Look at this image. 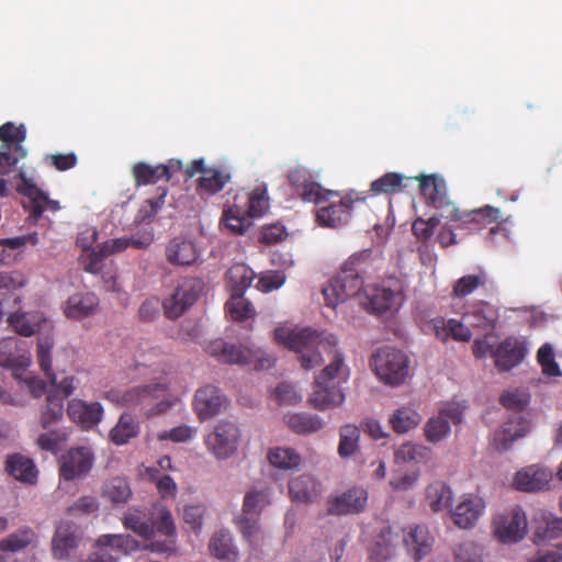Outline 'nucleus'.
Returning a JSON list of instances; mask_svg holds the SVG:
<instances>
[{
	"label": "nucleus",
	"instance_id": "nucleus-49",
	"mask_svg": "<svg viewBox=\"0 0 562 562\" xmlns=\"http://www.w3.org/2000/svg\"><path fill=\"white\" fill-rule=\"evenodd\" d=\"M222 220L232 233L239 235L251 225V217L238 205L224 209Z\"/></svg>",
	"mask_w": 562,
	"mask_h": 562
},
{
	"label": "nucleus",
	"instance_id": "nucleus-38",
	"mask_svg": "<svg viewBox=\"0 0 562 562\" xmlns=\"http://www.w3.org/2000/svg\"><path fill=\"white\" fill-rule=\"evenodd\" d=\"M255 277V272L245 263H234L226 272V284L232 294H244Z\"/></svg>",
	"mask_w": 562,
	"mask_h": 562
},
{
	"label": "nucleus",
	"instance_id": "nucleus-46",
	"mask_svg": "<svg viewBox=\"0 0 562 562\" xmlns=\"http://www.w3.org/2000/svg\"><path fill=\"white\" fill-rule=\"evenodd\" d=\"M288 426L300 435L316 432L324 427L323 420L313 414L296 413L288 417Z\"/></svg>",
	"mask_w": 562,
	"mask_h": 562
},
{
	"label": "nucleus",
	"instance_id": "nucleus-12",
	"mask_svg": "<svg viewBox=\"0 0 562 562\" xmlns=\"http://www.w3.org/2000/svg\"><path fill=\"white\" fill-rule=\"evenodd\" d=\"M494 533L503 543L520 541L527 532V517L524 510L516 506L494 519Z\"/></svg>",
	"mask_w": 562,
	"mask_h": 562
},
{
	"label": "nucleus",
	"instance_id": "nucleus-53",
	"mask_svg": "<svg viewBox=\"0 0 562 562\" xmlns=\"http://www.w3.org/2000/svg\"><path fill=\"white\" fill-rule=\"evenodd\" d=\"M103 496L113 504L126 503L132 496V490L125 479L116 476L104 483Z\"/></svg>",
	"mask_w": 562,
	"mask_h": 562
},
{
	"label": "nucleus",
	"instance_id": "nucleus-52",
	"mask_svg": "<svg viewBox=\"0 0 562 562\" xmlns=\"http://www.w3.org/2000/svg\"><path fill=\"white\" fill-rule=\"evenodd\" d=\"M237 524L244 539L251 548L256 549L263 542L265 533L258 517L239 516Z\"/></svg>",
	"mask_w": 562,
	"mask_h": 562
},
{
	"label": "nucleus",
	"instance_id": "nucleus-13",
	"mask_svg": "<svg viewBox=\"0 0 562 562\" xmlns=\"http://www.w3.org/2000/svg\"><path fill=\"white\" fill-rule=\"evenodd\" d=\"M239 437L240 431L234 423L222 422L205 438V445L217 459H227L237 450Z\"/></svg>",
	"mask_w": 562,
	"mask_h": 562
},
{
	"label": "nucleus",
	"instance_id": "nucleus-22",
	"mask_svg": "<svg viewBox=\"0 0 562 562\" xmlns=\"http://www.w3.org/2000/svg\"><path fill=\"white\" fill-rule=\"evenodd\" d=\"M66 412L69 419L85 430L92 429L103 417V407L99 402L88 403L79 398L70 400Z\"/></svg>",
	"mask_w": 562,
	"mask_h": 562
},
{
	"label": "nucleus",
	"instance_id": "nucleus-27",
	"mask_svg": "<svg viewBox=\"0 0 562 562\" xmlns=\"http://www.w3.org/2000/svg\"><path fill=\"white\" fill-rule=\"evenodd\" d=\"M450 217L462 223L470 231H480L490 224L498 223L501 211L491 205H485L470 212H461L459 209L453 207Z\"/></svg>",
	"mask_w": 562,
	"mask_h": 562
},
{
	"label": "nucleus",
	"instance_id": "nucleus-41",
	"mask_svg": "<svg viewBox=\"0 0 562 562\" xmlns=\"http://www.w3.org/2000/svg\"><path fill=\"white\" fill-rule=\"evenodd\" d=\"M210 551L215 558L228 562H234L238 558V550L227 530H220L212 536Z\"/></svg>",
	"mask_w": 562,
	"mask_h": 562
},
{
	"label": "nucleus",
	"instance_id": "nucleus-57",
	"mask_svg": "<svg viewBox=\"0 0 562 562\" xmlns=\"http://www.w3.org/2000/svg\"><path fill=\"white\" fill-rule=\"evenodd\" d=\"M225 308L232 319L237 322L251 318L255 315L252 304L244 297V294H231L229 300L225 304Z\"/></svg>",
	"mask_w": 562,
	"mask_h": 562
},
{
	"label": "nucleus",
	"instance_id": "nucleus-35",
	"mask_svg": "<svg viewBox=\"0 0 562 562\" xmlns=\"http://www.w3.org/2000/svg\"><path fill=\"white\" fill-rule=\"evenodd\" d=\"M291 499L296 503L308 504L319 498L321 484L310 475H300L289 482Z\"/></svg>",
	"mask_w": 562,
	"mask_h": 562
},
{
	"label": "nucleus",
	"instance_id": "nucleus-14",
	"mask_svg": "<svg viewBox=\"0 0 562 562\" xmlns=\"http://www.w3.org/2000/svg\"><path fill=\"white\" fill-rule=\"evenodd\" d=\"M532 541L549 544L562 551V518L541 512L532 519Z\"/></svg>",
	"mask_w": 562,
	"mask_h": 562
},
{
	"label": "nucleus",
	"instance_id": "nucleus-59",
	"mask_svg": "<svg viewBox=\"0 0 562 562\" xmlns=\"http://www.w3.org/2000/svg\"><path fill=\"white\" fill-rule=\"evenodd\" d=\"M26 138V128L23 124L15 125L12 122H7L0 126V140L1 146L15 148L23 146Z\"/></svg>",
	"mask_w": 562,
	"mask_h": 562
},
{
	"label": "nucleus",
	"instance_id": "nucleus-2",
	"mask_svg": "<svg viewBox=\"0 0 562 562\" xmlns=\"http://www.w3.org/2000/svg\"><path fill=\"white\" fill-rule=\"evenodd\" d=\"M164 358L155 348L147 350L136 366L155 367L153 371L161 375L147 384L112 387L104 392L103 397L114 405L137 409L148 418L166 413L175 402L169 398V382L166 379L169 370Z\"/></svg>",
	"mask_w": 562,
	"mask_h": 562
},
{
	"label": "nucleus",
	"instance_id": "nucleus-31",
	"mask_svg": "<svg viewBox=\"0 0 562 562\" xmlns=\"http://www.w3.org/2000/svg\"><path fill=\"white\" fill-rule=\"evenodd\" d=\"M352 204L353 200L351 198H341L337 203L321 207L316 213V220L322 226L339 227L349 221Z\"/></svg>",
	"mask_w": 562,
	"mask_h": 562
},
{
	"label": "nucleus",
	"instance_id": "nucleus-39",
	"mask_svg": "<svg viewBox=\"0 0 562 562\" xmlns=\"http://www.w3.org/2000/svg\"><path fill=\"white\" fill-rule=\"evenodd\" d=\"M548 483L547 473L537 467H527L518 471L515 475L514 485L517 490L524 492H535L541 490Z\"/></svg>",
	"mask_w": 562,
	"mask_h": 562
},
{
	"label": "nucleus",
	"instance_id": "nucleus-29",
	"mask_svg": "<svg viewBox=\"0 0 562 562\" xmlns=\"http://www.w3.org/2000/svg\"><path fill=\"white\" fill-rule=\"evenodd\" d=\"M427 329L441 341H447L449 338H452L457 341L468 342L472 338L470 328L454 318H432L427 324Z\"/></svg>",
	"mask_w": 562,
	"mask_h": 562
},
{
	"label": "nucleus",
	"instance_id": "nucleus-50",
	"mask_svg": "<svg viewBox=\"0 0 562 562\" xmlns=\"http://www.w3.org/2000/svg\"><path fill=\"white\" fill-rule=\"evenodd\" d=\"M64 416V402L54 393H48L46 405L41 411L40 424L44 429H48L61 420Z\"/></svg>",
	"mask_w": 562,
	"mask_h": 562
},
{
	"label": "nucleus",
	"instance_id": "nucleus-34",
	"mask_svg": "<svg viewBox=\"0 0 562 562\" xmlns=\"http://www.w3.org/2000/svg\"><path fill=\"white\" fill-rule=\"evenodd\" d=\"M529 431V424L522 417L505 423L493 436L492 445L498 451L508 450L512 443Z\"/></svg>",
	"mask_w": 562,
	"mask_h": 562
},
{
	"label": "nucleus",
	"instance_id": "nucleus-1",
	"mask_svg": "<svg viewBox=\"0 0 562 562\" xmlns=\"http://www.w3.org/2000/svg\"><path fill=\"white\" fill-rule=\"evenodd\" d=\"M274 339L296 352L305 370L321 366L324 362L323 352L329 359L330 362L316 375L308 397L315 409L326 411L344 403L345 394L335 382L344 367V357L337 349L338 340L335 335L319 334L311 328L288 330L279 327L274 330Z\"/></svg>",
	"mask_w": 562,
	"mask_h": 562
},
{
	"label": "nucleus",
	"instance_id": "nucleus-17",
	"mask_svg": "<svg viewBox=\"0 0 562 562\" xmlns=\"http://www.w3.org/2000/svg\"><path fill=\"white\" fill-rule=\"evenodd\" d=\"M206 351L224 363L249 364L259 360V351L243 345L227 344L223 339L211 341Z\"/></svg>",
	"mask_w": 562,
	"mask_h": 562
},
{
	"label": "nucleus",
	"instance_id": "nucleus-36",
	"mask_svg": "<svg viewBox=\"0 0 562 562\" xmlns=\"http://www.w3.org/2000/svg\"><path fill=\"white\" fill-rule=\"evenodd\" d=\"M464 318L473 327L494 329L498 318V311L493 304L480 301L471 305L464 314Z\"/></svg>",
	"mask_w": 562,
	"mask_h": 562
},
{
	"label": "nucleus",
	"instance_id": "nucleus-48",
	"mask_svg": "<svg viewBox=\"0 0 562 562\" xmlns=\"http://www.w3.org/2000/svg\"><path fill=\"white\" fill-rule=\"evenodd\" d=\"M270 504V493L268 488L251 490L246 493L243 503V513L240 516L259 517L261 512Z\"/></svg>",
	"mask_w": 562,
	"mask_h": 562
},
{
	"label": "nucleus",
	"instance_id": "nucleus-45",
	"mask_svg": "<svg viewBox=\"0 0 562 562\" xmlns=\"http://www.w3.org/2000/svg\"><path fill=\"white\" fill-rule=\"evenodd\" d=\"M420 420L422 416L419 413L411 406L397 408L389 419L392 429L396 434H405L414 429L418 426Z\"/></svg>",
	"mask_w": 562,
	"mask_h": 562
},
{
	"label": "nucleus",
	"instance_id": "nucleus-30",
	"mask_svg": "<svg viewBox=\"0 0 562 562\" xmlns=\"http://www.w3.org/2000/svg\"><path fill=\"white\" fill-rule=\"evenodd\" d=\"M99 297L92 292H77L68 297L64 306L67 318L81 321L95 314Z\"/></svg>",
	"mask_w": 562,
	"mask_h": 562
},
{
	"label": "nucleus",
	"instance_id": "nucleus-9",
	"mask_svg": "<svg viewBox=\"0 0 562 562\" xmlns=\"http://www.w3.org/2000/svg\"><path fill=\"white\" fill-rule=\"evenodd\" d=\"M465 406L459 403H447L437 416L429 418L424 426L427 441L438 443L450 434V424H460Z\"/></svg>",
	"mask_w": 562,
	"mask_h": 562
},
{
	"label": "nucleus",
	"instance_id": "nucleus-43",
	"mask_svg": "<svg viewBox=\"0 0 562 562\" xmlns=\"http://www.w3.org/2000/svg\"><path fill=\"white\" fill-rule=\"evenodd\" d=\"M139 432V425L128 413H123L116 425L110 431V439L113 443L122 446L127 443Z\"/></svg>",
	"mask_w": 562,
	"mask_h": 562
},
{
	"label": "nucleus",
	"instance_id": "nucleus-58",
	"mask_svg": "<svg viewBox=\"0 0 562 562\" xmlns=\"http://www.w3.org/2000/svg\"><path fill=\"white\" fill-rule=\"evenodd\" d=\"M146 475L149 481L154 482L161 498H175L178 492V486L168 474L159 473L156 467L146 469Z\"/></svg>",
	"mask_w": 562,
	"mask_h": 562
},
{
	"label": "nucleus",
	"instance_id": "nucleus-15",
	"mask_svg": "<svg viewBox=\"0 0 562 562\" xmlns=\"http://www.w3.org/2000/svg\"><path fill=\"white\" fill-rule=\"evenodd\" d=\"M363 306L371 313L382 314L396 310L403 301L401 288L391 289L380 285H368L363 289Z\"/></svg>",
	"mask_w": 562,
	"mask_h": 562
},
{
	"label": "nucleus",
	"instance_id": "nucleus-33",
	"mask_svg": "<svg viewBox=\"0 0 562 562\" xmlns=\"http://www.w3.org/2000/svg\"><path fill=\"white\" fill-rule=\"evenodd\" d=\"M198 257V249L191 240L176 237L166 246V259L172 266H191L196 261Z\"/></svg>",
	"mask_w": 562,
	"mask_h": 562
},
{
	"label": "nucleus",
	"instance_id": "nucleus-25",
	"mask_svg": "<svg viewBox=\"0 0 562 562\" xmlns=\"http://www.w3.org/2000/svg\"><path fill=\"white\" fill-rule=\"evenodd\" d=\"M8 323L16 334L24 337H31L44 329L49 333L53 328L44 314L38 311L11 313L8 316Z\"/></svg>",
	"mask_w": 562,
	"mask_h": 562
},
{
	"label": "nucleus",
	"instance_id": "nucleus-4",
	"mask_svg": "<svg viewBox=\"0 0 562 562\" xmlns=\"http://www.w3.org/2000/svg\"><path fill=\"white\" fill-rule=\"evenodd\" d=\"M370 367L382 383L398 386L408 376L409 360L402 350L386 346L372 355Z\"/></svg>",
	"mask_w": 562,
	"mask_h": 562
},
{
	"label": "nucleus",
	"instance_id": "nucleus-21",
	"mask_svg": "<svg viewBox=\"0 0 562 562\" xmlns=\"http://www.w3.org/2000/svg\"><path fill=\"white\" fill-rule=\"evenodd\" d=\"M485 509L484 499L475 494H465L451 512L456 526L462 529L473 528Z\"/></svg>",
	"mask_w": 562,
	"mask_h": 562
},
{
	"label": "nucleus",
	"instance_id": "nucleus-10",
	"mask_svg": "<svg viewBox=\"0 0 562 562\" xmlns=\"http://www.w3.org/2000/svg\"><path fill=\"white\" fill-rule=\"evenodd\" d=\"M94 453L90 447H72L59 460V475L65 481L86 476L92 469Z\"/></svg>",
	"mask_w": 562,
	"mask_h": 562
},
{
	"label": "nucleus",
	"instance_id": "nucleus-54",
	"mask_svg": "<svg viewBox=\"0 0 562 562\" xmlns=\"http://www.w3.org/2000/svg\"><path fill=\"white\" fill-rule=\"evenodd\" d=\"M123 525L142 538H149L153 535V527L147 521L146 514L136 508H130L124 517Z\"/></svg>",
	"mask_w": 562,
	"mask_h": 562
},
{
	"label": "nucleus",
	"instance_id": "nucleus-60",
	"mask_svg": "<svg viewBox=\"0 0 562 562\" xmlns=\"http://www.w3.org/2000/svg\"><path fill=\"white\" fill-rule=\"evenodd\" d=\"M34 532L30 528L20 529L0 540V551L15 552L26 548L33 540Z\"/></svg>",
	"mask_w": 562,
	"mask_h": 562
},
{
	"label": "nucleus",
	"instance_id": "nucleus-61",
	"mask_svg": "<svg viewBox=\"0 0 562 562\" xmlns=\"http://www.w3.org/2000/svg\"><path fill=\"white\" fill-rule=\"evenodd\" d=\"M360 430L355 425H345L340 428V440L338 446V453L340 457L346 458L355 453L358 448V440Z\"/></svg>",
	"mask_w": 562,
	"mask_h": 562
},
{
	"label": "nucleus",
	"instance_id": "nucleus-16",
	"mask_svg": "<svg viewBox=\"0 0 562 562\" xmlns=\"http://www.w3.org/2000/svg\"><path fill=\"white\" fill-rule=\"evenodd\" d=\"M413 180L419 182L420 193L427 204L441 212H447V216H450L452 209L456 206L448 198L447 186L441 177L437 175H422L413 177Z\"/></svg>",
	"mask_w": 562,
	"mask_h": 562
},
{
	"label": "nucleus",
	"instance_id": "nucleus-6",
	"mask_svg": "<svg viewBox=\"0 0 562 562\" xmlns=\"http://www.w3.org/2000/svg\"><path fill=\"white\" fill-rule=\"evenodd\" d=\"M139 548V542L130 535H102L97 540V550L82 562H117Z\"/></svg>",
	"mask_w": 562,
	"mask_h": 562
},
{
	"label": "nucleus",
	"instance_id": "nucleus-42",
	"mask_svg": "<svg viewBox=\"0 0 562 562\" xmlns=\"http://www.w3.org/2000/svg\"><path fill=\"white\" fill-rule=\"evenodd\" d=\"M396 538L390 527L383 528L369 548L370 559L375 562L389 560L394 554Z\"/></svg>",
	"mask_w": 562,
	"mask_h": 562
},
{
	"label": "nucleus",
	"instance_id": "nucleus-20",
	"mask_svg": "<svg viewBox=\"0 0 562 562\" xmlns=\"http://www.w3.org/2000/svg\"><path fill=\"white\" fill-rule=\"evenodd\" d=\"M495 289V283L488 272L483 268H477L475 272L464 274L457 279L452 285L451 296L453 299L464 300L476 292H491Z\"/></svg>",
	"mask_w": 562,
	"mask_h": 562
},
{
	"label": "nucleus",
	"instance_id": "nucleus-56",
	"mask_svg": "<svg viewBox=\"0 0 562 562\" xmlns=\"http://www.w3.org/2000/svg\"><path fill=\"white\" fill-rule=\"evenodd\" d=\"M268 460L276 468L290 470L300 465L301 456L292 448L277 447L270 449Z\"/></svg>",
	"mask_w": 562,
	"mask_h": 562
},
{
	"label": "nucleus",
	"instance_id": "nucleus-7",
	"mask_svg": "<svg viewBox=\"0 0 562 562\" xmlns=\"http://www.w3.org/2000/svg\"><path fill=\"white\" fill-rule=\"evenodd\" d=\"M18 177L20 181L16 183V191L25 198L23 207L34 222L41 218L44 211L57 212L60 209L59 202L50 200L22 170Z\"/></svg>",
	"mask_w": 562,
	"mask_h": 562
},
{
	"label": "nucleus",
	"instance_id": "nucleus-47",
	"mask_svg": "<svg viewBox=\"0 0 562 562\" xmlns=\"http://www.w3.org/2000/svg\"><path fill=\"white\" fill-rule=\"evenodd\" d=\"M166 168L160 165L151 166L146 162H136L132 168V175L136 187L155 184L160 179H165Z\"/></svg>",
	"mask_w": 562,
	"mask_h": 562
},
{
	"label": "nucleus",
	"instance_id": "nucleus-44",
	"mask_svg": "<svg viewBox=\"0 0 562 562\" xmlns=\"http://www.w3.org/2000/svg\"><path fill=\"white\" fill-rule=\"evenodd\" d=\"M54 347V338L49 333L41 335L37 339L36 359L41 370L49 380L50 384L56 383V374L52 369V350Z\"/></svg>",
	"mask_w": 562,
	"mask_h": 562
},
{
	"label": "nucleus",
	"instance_id": "nucleus-55",
	"mask_svg": "<svg viewBox=\"0 0 562 562\" xmlns=\"http://www.w3.org/2000/svg\"><path fill=\"white\" fill-rule=\"evenodd\" d=\"M453 558L454 562H485L486 554L482 544L465 540L454 547Z\"/></svg>",
	"mask_w": 562,
	"mask_h": 562
},
{
	"label": "nucleus",
	"instance_id": "nucleus-23",
	"mask_svg": "<svg viewBox=\"0 0 562 562\" xmlns=\"http://www.w3.org/2000/svg\"><path fill=\"white\" fill-rule=\"evenodd\" d=\"M225 397L214 385L200 387L194 395L193 409L201 422L215 417L225 404Z\"/></svg>",
	"mask_w": 562,
	"mask_h": 562
},
{
	"label": "nucleus",
	"instance_id": "nucleus-37",
	"mask_svg": "<svg viewBox=\"0 0 562 562\" xmlns=\"http://www.w3.org/2000/svg\"><path fill=\"white\" fill-rule=\"evenodd\" d=\"M5 470L18 481L25 483H34L36 481L37 470L33 460L20 453L8 457Z\"/></svg>",
	"mask_w": 562,
	"mask_h": 562
},
{
	"label": "nucleus",
	"instance_id": "nucleus-63",
	"mask_svg": "<svg viewBox=\"0 0 562 562\" xmlns=\"http://www.w3.org/2000/svg\"><path fill=\"white\" fill-rule=\"evenodd\" d=\"M160 193L156 199H147L140 205L137 215L136 222L138 223H149L157 215L158 211L165 204V198L167 195V189H159Z\"/></svg>",
	"mask_w": 562,
	"mask_h": 562
},
{
	"label": "nucleus",
	"instance_id": "nucleus-28",
	"mask_svg": "<svg viewBox=\"0 0 562 562\" xmlns=\"http://www.w3.org/2000/svg\"><path fill=\"white\" fill-rule=\"evenodd\" d=\"M403 541L415 561H420L428 555L435 542L428 528L422 525L409 526L405 529Z\"/></svg>",
	"mask_w": 562,
	"mask_h": 562
},
{
	"label": "nucleus",
	"instance_id": "nucleus-26",
	"mask_svg": "<svg viewBox=\"0 0 562 562\" xmlns=\"http://www.w3.org/2000/svg\"><path fill=\"white\" fill-rule=\"evenodd\" d=\"M526 355L525 344L514 337L503 340L492 353L495 366L499 371H508L518 366Z\"/></svg>",
	"mask_w": 562,
	"mask_h": 562
},
{
	"label": "nucleus",
	"instance_id": "nucleus-18",
	"mask_svg": "<svg viewBox=\"0 0 562 562\" xmlns=\"http://www.w3.org/2000/svg\"><path fill=\"white\" fill-rule=\"evenodd\" d=\"M368 493L361 487H352L340 495L327 498V513L334 516L355 515L364 510Z\"/></svg>",
	"mask_w": 562,
	"mask_h": 562
},
{
	"label": "nucleus",
	"instance_id": "nucleus-24",
	"mask_svg": "<svg viewBox=\"0 0 562 562\" xmlns=\"http://www.w3.org/2000/svg\"><path fill=\"white\" fill-rule=\"evenodd\" d=\"M30 363V353L18 338L7 337L0 340V367L12 370L18 376V372L24 371Z\"/></svg>",
	"mask_w": 562,
	"mask_h": 562
},
{
	"label": "nucleus",
	"instance_id": "nucleus-64",
	"mask_svg": "<svg viewBox=\"0 0 562 562\" xmlns=\"http://www.w3.org/2000/svg\"><path fill=\"white\" fill-rule=\"evenodd\" d=\"M248 209L246 213L251 217L262 216L269 209V199L266 188L257 187L248 196Z\"/></svg>",
	"mask_w": 562,
	"mask_h": 562
},
{
	"label": "nucleus",
	"instance_id": "nucleus-3",
	"mask_svg": "<svg viewBox=\"0 0 562 562\" xmlns=\"http://www.w3.org/2000/svg\"><path fill=\"white\" fill-rule=\"evenodd\" d=\"M370 255L369 250L356 252L344 263L338 276L333 278L323 289L327 306L334 308L339 303L360 293L363 289V280L360 273Z\"/></svg>",
	"mask_w": 562,
	"mask_h": 562
},
{
	"label": "nucleus",
	"instance_id": "nucleus-32",
	"mask_svg": "<svg viewBox=\"0 0 562 562\" xmlns=\"http://www.w3.org/2000/svg\"><path fill=\"white\" fill-rule=\"evenodd\" d=\"M79 541L78 528L74 522L61 521L53 538L52 551L55 558L65 559L77 548Z\"/></svg>",
	"mask_w": 562,
	"mask_h": 562
},
{
	"label": "nucleus",
	"instance_id": "nucleus-40",
	"mask_svg": "<svg viewBox=\"0 0 562 562\" xmlns=\"http://www.w3.org/2000/svg\"><path fill=\"white\" fill-rule=\"evenodd\" d=\"M452 498L451 487L442 481H435L426 487V501L435 513L449 508Z\"/></svg>",
	"mask_w": 562,
	"mask_h": 562
},
{
	"label": "nucleus",
	"instance_id": "nucleus-8",
	"mask_svg": "<svg viewBox=\"0 0 562 562\" xmlns=\"http://www.w3.org/2000/svg\"><path fill=\"white\" fill-rule=\"evenodd\" d=\"M184 172L188 178L201 173L196 183V192L201 198L218 193L231 181L229 172L216 167L206 168L203 158L194 159Z\"/></svg>",
	"mask_w": 562,
	"mask_h": 562
},
{
	"label": "nucleus",
	"instance_id": "nucleus-5",
	"mask_svg": "<svg viewBox=\"0 0 562 562\" xmlns=\"http://www.w3.org/2000/svg\"><path fill=\"white\" fill-rule=\"evenodd\" d=\"M286 178L293 195L304 202L321 204L328 201L330 196L338 195L337 191L324 189L304 167L292 168Z\"/></svg>",
	"mask_w": 562,
	"mask_h": 562
},
{
	"label": "nucleus",
	"instance_id": "nucleus-11",
	"mask_svg": "<svg viewBox=\"0 0 562 562\" xmlns=\"http://www.w3.org/2000/svg\"><path fill=\"white\" fill-rule=\"evenodd\" d=\"M202 291V282L199 279L183 280L162 303L165 314L170 319L180 317L198 300Z\"/></svg>",
	"mask_w": 562,
	"mask_h": 562
},
{
	"label": "nucleus",
	"instance_id": "nucleus-51",
	"mask_svg": "<svg viewBox=\"0 0 562 562\" xmlns=\"http://www.w3.org/2000/svg\"><path fill=\"white\" fill-rule=\"evenodd\" d=\"M404 180H413V177H404L396 172H387L374 180L370 186V191L376 194H390L397 191H402L405 184Z\"/></svg>",
	"mask_w": 562,
	"mask_h": 562
},
{
	"label": "nucleus",
	"instance_id": "nucleus-62",
	"mask_svg": "<svg viewBox=\"0 0 562 562\" xmlns=\"http://www.w3.org/2000/svg\"><path fill=\"white\" fill-rule=\"evenodd\" d=\"M26 150L23 146L4 147L0 146V176H4L14 170L18 162L25 158Z\"/></svg>",
	"mask_w": 562,
	"mask_h": 562
},
{
	"label": "nucleus",
	"instance_id": "nucleus-19",
	"mask_svg": "<svg viewBox=\"0 0 562 562\" xmlns=\"http://www.w3.org/2000/svg\"><path fill=\"white\" fill-rule=\"evenodd\" d=\"M149 525L153 527V531L156 530L166 536L164 541H153L150 543L151 551L165 554L173 553L176 551V525L171 512L164 506H159Z\"/></svg>",
	"mask_w": 562,
	"mask_h": 562
}]
</instances>
